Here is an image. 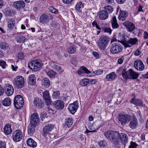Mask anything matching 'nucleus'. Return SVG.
<instances>
[{
    "label": "nucleus",
    "mask_w": 148,
    "mask_h": 148,
    "mask_svg": "<svg viewBox=\"0 0 148 148\" xmlns=\"http://www.w3.org/2000/svg\"><path fill=\"white\" fill-rule=\"evenodd\" d=\"M106 137L113 141V146L115 148H121L120 144L118 141L119 133L117 132L109 131H106L104 134Z\"/></svg>",
    "instance_id": "nucleus-1"
},
{
    "label": "nucleus",
    "mask_w": 148,
    "mask_h": 148,
    "mask_svg": "<svg viewBox=\"0 0 148 148\" xmlns=\"http://www.w3.org/2000/svg\"><path fill=\"white\" fill-rule=\"evenodd\" d=\"M120 40L119 41L124 46L125 48L131 47L132 46L134 45L138 41L137 39L135 38H126L124 35L120 37Z\"/></svg>",
    "instance_id": "nucleus-2"
},
{
    "label": "nucleus",
    "mask_w": 148,
    "mask_h": 148,
    "mask_svg": "<svg viewBox=\"0 0 148 148\" xmlns=\"http://www.w3.org/2000/svg\"><path fill=\"white\" fill-rule=\"evenodd\" d=\"M109 37L102 36L100 37L98 41L97 46L100 50L104 51L109 42Z\"/></svg>",
    "instance_id": "nucleus-3"
},
{
    "label": "nucleus",
    "mask_w": 148,
    "mask_h": 148,
    "mask_svg": "<svg viewBox=\"0 0 148 148\" xmlns=\"http://www.w3.org/2000/svg\"><path fill=\"white\" fill-rule=\"evenodd\" d=\"M42 66V61L40 59H36L31 61L28 65V67L31 70L33 69L34 71H36L40 70Z\"/></svg>",
    "instance_id": "nucleus-4"
},
{
    "label": "nucleus",
    "mask_w": 148,
    "mask_h": 148,
    "mask_svg": "<svg viewBox=\"0 0 148 148\" xmlns=\"http://www.w3.org/2000/svg\"><path fill=\"white\" fill-rule=\"evenodd\" d=\"M123 49L122 46L118 43H113L110 46V51L113 54L118 53L121 52Z\"/></svg>",
    "instance_id": "nucleus-5"
},
{
    "label": "nucleus",
    "mask_w": 148,
    "mask_h": 148,
    "mask_svg": "<svg viewBox=\"0 0 148 148\" xmlns=\"http://www.w3.org/2000/svg\"><path fill=\"white\" fill-rule=\"evenodd\" d=\"M14 104L17 109L21 108L24 104V100L22 96L20 95H16L14 99Z\"/></svg>",
    "instance_id": "nucleus-6"
},
{
    "label": "nucleus",
    "mask_w": 148,
    "mask_h": 148,
    "mask_svg": "<svg viewBox=\"0 0 148 148\" xmlns=\"http://www.w3.org/2000/svg\"><path fill=\"white\" fill-rule=\"evenodd\" d=\"M24 79L21 76L19 75L14 78L13 81L14 85L15 87L18 88H21L24 86Z\"/></svg>",
    "instance_id": "nucleus-7"
},
{
    "label": "nucleus",
    "mask_w": 148,
    "mask_h": 148,
    "mask_svg": "<svg viewBox=\"0 0 148 148\" xmlns=\"http://www.w3.org/2000/svg\"><path fill=\"white\" fill-rule=\"evenodd\" d=\"M130 116L127 114L121 113L119 114L118 119L122 126H124L130 121Z\"/></svg>",
    "instance_id": "nucleus-8"
},
{
    "label": "nucleus",
    "mask_w": 148,
    "mask_h": 148,
    "mask_svg": "<svg viewBox=\"0 0 148 148\" xmlns=\"http://www.w3.org/2000/svg\"><path fill=\"white\" fill-rule=\"evenodd\" d=\"M23 134L20 130H17L15 131L13 134V139L15 142H18L22 138Z\"/></svg>",
    "instance_id": "nucleus-9"
},
{
    "label": "nucleus",
    "mask_w": 148,
    "mask_h": 148,
    "mask_svg": "<svg viewBox=\"0 0 148 148\" xmlns=\"http://www.w3.org/2000/svg\"><path fill=\"white\" fill-rule=\"evenodd\" d=\"M53 17L51 15L48 13L43 14L40 17V22L42 23H47L49 22V20H52Z\"/></svg>",
    "instance_id": "nucleus-10"
},
{
    "label": "nucleus",
    "mask_w": 148,
    "mask_h": 148,
    "mask_svg": "<svg viewBox=\"0 0 148 148\" xmlns=\"http://www.w3.org/2000/svg\"><path fill=\"white\" fill-rule=\"evenodd\" d=\"M78 107V101H76L73 103L70 104L69 105L68 109L70 113L74 114L77 111Z\"/></svg>",
    "instance_id": "nucleus-11"
},
{
    "label": "nucleus",
    "mask_w": 148,
    "mask_h": 148,
    "mask_svg": "<svg viewBox=\"0 0 148 148\" xmlns=\"http://www.w3.org/2000/svg\"><path fill=\"white\" fill-rule=\"evenodd\" d=\"M123 25L126 28L127 30L129 32H133L136 29L134 24L132 22L127 21L123 23Z\"/></svg>",
    "instance_id": "nucleus-12"
},
{
    "label": "nucleus",
    "mask_w": 148,
    "mask_h": 148,
    "mask_svg": "<svg viewBox=\"0 0 148 148\" xmlns=\"http://www.w3.org/2000/svg\"><path fill=\"white\" fill-rule=\"evenodd\" d=\"M54 127V125L51 124H49L45 126L43 129L42 135L45 136H46L51 131Z\"/></svg>",
    "instance_id": "nucleus-13"
},
{
    "label": "nucleus",
    "mask_w": 148,
    "mask_h": 148,
    "mask_svg": "<svg viewBox=\"0 0 148 148\" xmlns=\"http://www.w3.org/2000/svg\"><path fill=\"white\" fill-rule=\"evenodd\" d=\"M30 123L35 125H37L39 123L38 115L37 113H34L32 114L30 117Z\"/></svg>",
    "instance_id": "nucleus-14"
},
{
    "label": "nucleus",
    "mask_w": 148,
    "mask_h": 148,
    "mask_svg": "<svg viewBox=\"0 0 148 148\" xmlns=\"http://www.w3.org/2000/svg\"><path fill=\"white\" fill-rule=\"evenodd\" d=\"M134 66L137 70L141 71L144 69L145 66L143 62L140 60H136L134 62Z\"/></svg>",
    "instance_id": "nucleus-15"
},
{
    "label": "nucleus",
    "mask_w": 148,
    "mask_h": 148,
    "mask_svg": "<svg viewBox=\"0 0 148 148\" xmlns=\"http://www.w3.org/2000/svg\"><path fill=\"white\" fill-rule=\"evenodd\" d=\"M138 125V121L136 118L135 116H133L132 118L130 121L129 126L132 129H135Z\"/></svg>",
    "instance_id": "nucleus-16"
},
{
    "label": "nucleus",
    "mask_w": 148,
    "mask_h": 148,
    "mask_svg": "<svg viewBox=\"0 0 148 148\" xmlns=\"http://www.w3.org/2000/svg\"><path fill=\"white\" fill-rule=\"evenodd\" d=\"M119 12V14L118 16L119 20L124 21L128 16V13L127 12L121 9H120Z\"/></svg>",
    "instance_id": "nucleus-17"
},
{
    "label": "nucleus",
    "mask_w": 148,
    "mask_h": 148,
    "mask_svg": "<svg viewBox=\"0 0 148 148\" xmlns=\"http://www.w3.org/2000/svg\"><path fill=\"white\" fill-rule=\"evenodd\" d=\"M118 138L119 139H118V141H119V140H120V142L124 144H125L127 142V136L125 133L119 134Z\"/></svg>",
    "instance_id": "nucleus-18"
},
{
    "label": "nucleus",
    "mask_w": 148,
    "mask_h": 148,
    "mask_svg": "<svg viewBox=\"0 0 148 148\" xmlns=\"http://www.w3.org/2000/svg\"><path fill=\"white\" fill-rule=\"evenodd\" d=\"M14 6L17 9H20L25 7V3L23 1H19L14 2L13 3Z\"/></svg>",
    "instance_id": "nucleus-19"
},
{
    "label": "nucleus",
    "mask_w": 148,
    "mask_h": 148,
    "mask_svg": "<svg viewBox=\"0 0 148 148\" xmlns=\"http://www.w3.org/2000/svg\"><path fill=\"white\" fill-rule=\"evenodd\" d=\"M7 22L8 24V29L10 31L12 30L15 25V22L13 18H9L7 19Z\"/></svg>",
    "instance_id": "nucleus-20"
},
{
    "label": "nucleus",
    "mask_w": 148,
    "mask_h": 148,
    "mask_svg": "<svg viewBox=\"0 0 148 148\" xmlns=\"http://www.w3.org/2000/svg\"><path fill=\"white\" fill-rule=\"evenodd\" d=\"M99 19L101 20H106L108 17V13L104 10L101 11L99 13Z\"/></svg>",
    "instance_id": "nucleus-21"
},
{
    "label": "nucleus",
    "mask_w": 148,
    "mask_h": 148,
    "mask_svg": "<svg viewBox=\"0 0 148 148\" xmlns=\"http://www.w3.org/2000/svg\"><path fill=\"white\" fill-rule=\"evenodd\" d=\"M36 125H35L33 124L30 123L27 127V133L30 136H32L35 132V127Z\"/></svg>",
    "instance_id": "nucleus-22"
},
{
    "label": "nucleus",
    "mask_w": 148,
    "mask_h": 148,
    "mask_svg": "<svg viewBox=\"0 0 148 148\" xmlns=\"http://www.w3.org/2000/svg\"><path fill=\"white\" fill-rule=\"evenodd\" d=\"M5 93L8 96H10L12 95L14 92V89L12 86L9 84L6 86L5 88Z\"/></svg>",
    "instance_id": "nucleus-23"
},
{
    "label": "nucleus",
    "mask_w": 148,
    "mask_h": 148,
    "mask_svg": "<svg viewBox=\"0 0 148 148\" xmlns=\"http://www.w3.org/2000/svg\"><path fill=\"white\" fill-rule=\"evenodd\" d=\"M127 73L129 74V77H131V78L135 79L137 78L139 76V74L134 72L132 69H130L127 71Z\"/></svg>",
    "instance_id": "nucleus-24"
},
{
    "label": "nucleus",
    "mask_w": 148,
    "mask_h": 148,
    "mask_svg": "<svg viewBox=\"0 0 148 148\" xmlns=\"http://www.w3.org/2000/svg\"><path fill=\"white\" fill-rule=\"evenodd\" d=\"M55 107L57 109L61 110L63 109L64 107L63 102L60 100H58L54 103Z\"/></svg>",
    "instance_id": "nucleus-25"
},
{
    "label": "nucleus",
    "mask_w": 148,
    "mask_h": 148,
    "mask_svg": "<svg viewBox=\"0 0 148 148\" xmlns=\"http://www.w3.org/2000/svg\"><path fill=\"white\" fill-rule=\"evenodd\" d=\"M29 84L31 86H34L36 84V79L34 75H30L27 80Z\"/></svg>",
    "instance_id": "nucleus-26"
},
{
    "label": "nucleus",
    "mask_w": 148,
    "mask_h": 148,
    "mask_svg": "<svg viewBox=\"0 0 148 148\" xmlns=\"http://www.w3.org/2000/svg\"><path fill=\"white\" fill-rule=\"evenodd\" d=\"M34 102L35 105L38 108H41L44 106L41 99L39 98L35 99Z\"/></svg>",
    "instance_id": "nucleus-27"
},
{
    "label": "nucleus",
    "mask_w": 148,
    "mask_h": 148,
    "mask_svg": "<svg viewBox=\"0 0 148 148\" xmlns=\"http://www.w3.org/2000/svg\"><path fill=\"white\" fill-rule=\"evenodd\" d=\"M51 67L53 69H55L57 71L62 72V69L60 66L56 64L54 62H50L49 63Z\"/></svg>",
    "instance_id": "nucleus-28"
},
{
    "label": "nucleus",
    "mask_w": 148,
    "mask_h": 148,
    "mask_svg": "<svg viewBox=\"0 0 148 148\" xmlns=\"http://www.w3.org/2000/svg\"><path fill=\"white\" fill-rule=\"evenodd\" d=\"M90 73V72L84 66L80 67L78 71V74L79 75H81L85 73L89 74Z\"/></svg>",
    "instance_id": "nucleus-29"
},
{
    "label": "nucleus",
    "mask_w": 148,
    "mask_h": 148,
    "mask_svg": "<svg viewBox=\"0 0 148 148\" xmlns=\"http://www.w3.org/2000/svg\"><path fill=\"white\" fill-rule=\"evenodd\" d=\"M27 143L28 146L32 147H35L37 145L36 143L32 138H30L27 140Z\"/></svg>",
    "instance_id": "nucleus-30"
},
{
    "label": "nucleus",
    "mask_w": 148,
    "mask_h": 148,
    "mask_svg": "<svg viewBox=\"0 0 148 148\" xmlns=\"http://www.w3.org/2000/svg\"><path fill=\"white\" fill-rule=\"evenodd\" d=\"M4 133L6 135H9L12 132L11 126L9 124L6 125L4 128Z\"/></svg>",
    "instance_id": "nucleus-31"
},
{
    "label": "nucleus",
    "mask_w": 148,
    "mask_h": 148,
    "mask_svg": "<svg viewBox=\"0 0 148 148\" xmlns=\"http://www.w3.org/2000/svg\"><path fill=\"white\" fill-rule=\"evenodd\" d=\"M84 7V6L83 3L82 2L79 1L76 4L75 8L78 12H81Z\"/></svg>",
    "instance_id": "nucleus-32"
},
{
    "label": "nucleus",
    "mask_w": 148,
    "mask_h": 148,
    "mask_svg": "<svg viewBox=\"0 0 148 148\" xmlns=\"http://www.w3.org/2000/svg\"><path fill=\"white\" fill-rule=\"evenodd\" d=\"M111 23L112 28L113 29L118 28L119 26L117 22V20L116 16H114L112 20L111 21Z\"/></svg>",
    "instance_id": "nucleus-33"
},
{
    "label": "nucleus",
    "mask_w": 148,
    "mask_h": 148,
    "mask_svg": "<svg viewBox=\"0 0 148 148\" xmlns=\"http://www.w3.org/2000/svg\"><path fill=\"white\" fill-rule=\"evenodd\" d=\"M42 84L45 88H48L50 85V82L48 78H44L42 81Z\"/></svg>",
    "instance_id": "nucleus-34"
},
{
    "label": "nucleus",
    "mask_w": 148,
    "mask_h": 148,
    "mask_svg": "<svg viewBox=\"0 0 148 148\" xmlns=\"http://www.w3.org/2000/svg\"><path fill=\"white\" fill-rule=\"evenodd\" d=\"M131 103L137 106H141L142 105V101L139 99L133 98L132 99Z\"/></svg>",
    "instance_id": "nucleus-35"
},
{
    "label": "nucleus",
    "mask_w": 148,
    "mask_h": 148,
    "mask_svg": "<svg viewBox=\"0 0 148 148\" xmlns=\"http://www.w3.org/2000/svg\"><path fill=\"white\" fill-rule=\"evenodd\" d=\"M3 104L5 106H9L11 104V100L10 98L7 97L5 98L3 101Z\"/></svg>",
    "instance_id": "nucleus-36"
},
{
    "label": "nucleus",
    "mask_w": 148,
    "mask_h": 148,
    "mask_svg": "<svg viewBox=\"0 0 148 148\" xmlns=\"http://www.w3.org/2000/svg\"><path fill=\"white\" fill-rule=\"evenodd\" d=\"M4 13L6 16H11L15 14V11L13 10H8L5 11Z\"/></svg>",
    "instance_id": "nucleus-37"
},
{
    "label": "nucleus",
    "mask_w": 148,
    "mask_h": 148,
    "mask_svg": "<svg viewBox=\"0 0 148 148\" xmlns=\"http://www.w3.org/2000/svg\"><path fill=\"white\" fill-rule=\"evenodd\" d=\"M73 123V120L72 118H69L67 119L65 121V127H70L72 125Z\"/></svg>",
    "instance_id": "nucleus-38"
},
{
    "label": "nucleus",
    "mask_w": 148,
    "mask_h": 148,
    "mask_svg": "<svg viewBox=\"0 0 148 148\" xmlns=\"http://www.w3.org/2000/svg\"><path fill=\"white\" fill-rule=\"evenodd\" d=\"M116 76V75L114 72H112L106 76V79L108 80L111 79L112 80H114Z\"/></svg>",
    "instance_id": "nucleus-39"
},
{
    "label": "nucleus",
    "mask_w": 148,
    "mask_h": 148,
    "mask_svg": "<svg viewBox=\"0 0 148 148\" xmlns=\"http://www.w3.org/2000/svg\"><path fill=\"white\" fill-rule=\"evenodd\" d=\"M0 48L1 49L4 50H8L9 47L8 44L4 42H1L0 43Z\"/></svg>",
    "instance_id": "nucleus-40"
},
{
    "label": "nucleus",
    "mask_w": 148,
    "mask_h": 148,
    "mask_svg": "<svg viewBox=\"0 0 148 148\" xmlns=\"http://www.w3.org/2000/svg\"><path fill=\"white\" fill-rule=\"evenodd\" d=\"M90 81L88 79H82L80 82V84L83 86H86L89 83Z\"/></svg>",
    "instance_id": "nucleus-41"
},
{
    "label": "nucleus",
    "mask_w": 148,
    "mask_h": 148,
    "mask_svg": "<svg viewBox=\"0 0 148 148\" xmlns=\"http://www.w3.org/2000/svg\"><path fill=\"white\" fill-rule=\"evenodd\" d=\"M26 38L23 36H18L17 38V41L18 42L21 43H23L25 42Z\"/></svg>",
    "instance_id": "nucleus-42"
},
{
    "label": "nucleus",
    "mask_w": 148,
    "mask_h": 148,
    "mask_svg": "<svg viewBox=\"0 0 148 148\" xmlns=\"http://www.w3.org/2000/svg\"><path fill=\"white\" fill-rule=\"evenodd\" d=\"M104 10L105 11H106L108 13H110L113 11V8L112 6L108 5L104 7Z\"/></svg>",
    "instance_id": "nucleus-43"
},
{
    "label": "nucleus",
    "mask_w": 148,
    "mask_h": 148,
    "mask_svg": "<svg viewBox=\"0 0 148 148\" xmlns=\"http://www.w3.org/2000/svg\"><path fill=\"white\" fill-rule=\"evenodd\" d=\"M47 74L50 78L54 77L56 75V73L52 70H50L46 72Z\"/></svg>",
    "instance_id": "nucleus-44"
},
{
    "label": "nucleus",
    "mask_w": 148,
    "mask_h": 148,
    "mask_svg": "<svg viewBox=\"0 0 148 148\" xmlns=\"http://www.w3.org/2000/svg\"><path fill=\"white\" fill-rule=\"evenodd\" d=\"M68 52L70 54H73L76 52V49L74 46H71L67 49Z\"/></svg>",
    "instance_id": "nucleus-45"
},
{
    "label": "nucleus",
    "mask_w": 148,
    "mask_h": 148,
    "mask_svg": "<svg viewBox=\"0 0 148 148\" xmlns=\"http://www.w3.org/2000/svg\"><path fill=\"white\" fill-rule=\"evenodd\" d=\"M52 97L55 99H58L60 98V92L59 91L54 92L52 95Z\"/></svg>",
    "instance_id": "nucleus-46"
},
{
    "label": "nucleus",
    "mask_w": 148,
    "mask_h": 148,
    "mask_svg": "<svg viewBox=\"0 0 148 148\" xmlns=\"http://www.w3.org/2000/svg\"><path fill=\"white\" fill-rule=\"evenodd\" d=\"M122 75L124 79H127L129 77V74L127 73V72L125 69H123Z\"/></svg>",
    "instance_id": "nucleus-47"
},
{
    "label": "nucleus",
    "mask_w": 148,
    "mask_h": 148,
    "mask_svg": "<svg viewBox=\"0 0 148 148\" xmlns=\"http://www.w3.org/2000/svg\"><path fill=\"white\" fill-rule=\"evenodd\" d=\"M102 29L104 32L108 33L109 34H111L112 30L109 27H105L102 28Z\"/></svg>",
    "instance_id": "nucleus-48"
},
{
    "label": "nucleus",
    "mask_w": 148,
    "mask_h": 148,
    "mask_svg": "<svg viewBox=\"0 0 148 148\" xmlns=\"http://www.w3.org/2000/svg\"><path fill=\"white\" fill-rule=\"evenodd\" d=\"M49 9L52 13H55V14H57L58 13V11L57 9L53 8L52 6L49 7Z\"/></svg>",
    "instance_id": "nucleus-49"
},
{
    "label": "nucleus",
    "mask_w": 148,
    "mask_h": 148,
    "mask_svg": "<svg viewBox=\"0 0 148 148\" xmlns=\"http://www.w3.org/2000/svg\"><path fill=\"white\" fill-rule=\"evenodd\" d=\"M43 95L44 99L50 97L49 92L47 90L45 91L43 93Z\"/></svg>",
    "instance_id": "nucleus-50"
},
{
    "label": "nucleus",
    "mask_w": 148,
    "mask_h": 148,
    "mask_svg": "<svg viewBox=\"0 0 148 148\" xmlns=\"http://www.w3.org/2000/svg\"><path fill=\"white\" fill-rule=\"evenodd\" d=\"M98 145L101 147H104L107 145V143L104 140H101L98 142Z\"/></svg>",
    "instance_id": "nucleus-51"
},
{
    "label": "nucleus",
    "mask_w": 148,
    "mask_h": 148,
    "mask_svg": "<svg viewBox=\"0 0 148 148\" xmlns=\"http://www.w3.org/2000/svg\"><path fill=\"white\" fill-rule=\"evenodd\" d=\"M103 72V71L101 69H99L93 71V73H94V75H99L101 74Z\"/></svg>",
    "instance_id": "nucleus-52"
},
{
    "label": "nucleus",
    "mask_w": 148,
    "mask_h": 148,
    "mask_svg": "<svg viewBox=\"0 0 148 148\" xmlns=\"http://www.w3.org/2000/svg\"><path fill=\"white\" fill-rule=\"evenodd\" d=\"M138 145L135 142L131 141L130 145L128 147V148H136L138 146Z\"/></svg>",
    "instance_id": "nucleus-53"
},
{
    "label": "nucleus",
    "mask_w": 148,
    "mask_h": 148,
    "mask_svg": "<svg viewBox=\"0 0 148 148\" xmlns=\"http://www.w3.org/2000/svg\"><path fill=\"white\" fill-rule=\"evenodd\" d=\"M0 66H1L3 69H5V66H6V62L2 60H0Z\"/></svg>",
    "instance_id": "nucleus-54"
},
{
    "label": "nucleus",
    "mask_w": 148,
    "mask_h": 148,
    "mask_svg": "<svg viewBox=\"0 0 148 148\" xmlns=\"http://www.w3.org/2000/svg\"><path fill=\"white\" fill-rule=\"evenodd\" d=\"M92 25L95 27V26L96 28L98 30H101V28L97 24V21L96 20H95L93 22H92Z\"/></svg>",
    "instance_id": "nucleus-55"
},
{
    "label": "nucleus",
    "mask_w": 148,
    "mask_h": 148,
    "mask_svg": "<svg viewBox=\"0 0 148 148\" xmlns=\"http://www.w3.org/2000/svg\"><path fill=\"white\" fill-rule=\"evenodd\" d=\"M71 62L72 64L75 66L77 65V60L76 58H72L71 60Z\"/></svg>",
    "instance_id": "nucleus-56"
},
{
    "label": "nucleus",
    "mask_w": 148,
    "mask_h": 148,
    "mask_svg": "<svg viewBox=\"0 0 148 148\" xmlns=\"http://www.w3.org/2000/svg\"><path fill=\"white\" fill-rule=\"evenodd\" d=\"M46 104L47 105H50L51 104V99L50 98L44 99Z\"/></svg>",
    "instance_id": "nucleus-57"
},
{
    "label": "nucleus",
    "mask_w": 148,
    "mask_h": 148,
    "mask_svg": "<svg viewBox=\"0 0 148 148\" xmlns=\"http://www.w3.org/2000/svg\"><path fill=\"white\" fill-rule=\"evenodd\" d=\"M0 148H6V143L0 140Z\"/></svg>",
    "instance_id": "nucleus-58"
},
{
    "label": "nucleus",
    "mask_w": 148,
    "mask_h": 148,
    "mask_svg": "<svg viewBox=\"0 0 148 148\" xmlns=\"http://www.w3.org/2000/svg\"><path fill=\"white\" fill-rule=\"evenodd\" d=\"M124 59V57L123 56H122L118 59L117 63L119 64H121L123 63Z\"/></svg>",
    "instance_id": "nucleus-59"
},
{
    "label": "nucleus",
    "mask_w": 148,
    "mask_h": 148,
    "mask_svg": "<svg viewBox=\"0 0 148 148\" xmlns=\"http://www.w3.org/2000/svg\"><path fill=\"white\" fill-rule=\"evenodd\" d=\"M92 54L93 56L96 58H99L100 57V55L96 52H93L92 53Z\"/></svg>",
    "instance_id": "nucleus-60"
},
{
    "label": "nucleus",
    "mask_w": 148,
    "mask_h": 148,
    "mask_svg": "<svg viewBox=\"0 0 148 148\" xmlns=\"http://www.w3.org/2000/svg\"><path fill=\"white\" fill-rule=\"evenodd\" d=\"M47 114L44 112L41 113L40 114V116L42 119L46 117Z\"/></svg>",
    "instance_id": "nucleus-61"
},
{
    "label": "nucleus",
    "mask_w": 148,
    "mask_h": 148,
    "mask_svg": "<svg viewBox=\"0 0 148 148\" xmlns=\"http://www.w3.org/2000/svg\"><path fill=\"white\" fill-rule=\"evenodd\" d=\"M105 2L107 4H111L114 2V0H105Z\"/></svg>",
    "instance_id": "nucleus-62"
},
{
    "label": "nucleus",
    "mask_w": 148,
    "mask_h": 148,
    "mask_svg": "<svg viewBox=\"0 0 148 148\" xmlns=\"http://www.w3.org/2000/svg\"><path fill=\"white\" fill-rule=\"evenodd\" d=\"M141 53V52L138 49H137L136 51L134 52V55L136 56H138Z\"/></svg>",
    "instance_id": "nucleus-63"
},
{
    "label": "nucleus",
    "mask_w": 148,
    "mask_h": 148,
    "mask_svg": "<svg viewBox=\"0 0 148 148\" xmlns=\"http://www.w3.org/2000/svg\"><path fill=\"white\" fill-rule=\"evenodd\" d=\"M18 58L20 59H22L24 57V55L22 53H19L18 55Z\"/></svg>",
    "instance_id": "nucleus-64"
}]
</instances>
